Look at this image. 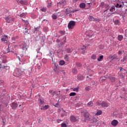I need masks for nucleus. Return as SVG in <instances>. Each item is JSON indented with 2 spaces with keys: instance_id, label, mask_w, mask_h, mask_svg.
Here are the masks:
<instances>
[{
  "instance_id": "nucleus-41",
  "label": "nucleus",
  "mask_w": 127,
  "mask_h": 127,
  "mask_svg": "<svg viewBox=\"0 0 127 127\" xmlns=\"http://www.w3.org/2000/svg\"><path fill=\"white\" fill-rule=\"evenodd\" d=\"M127 57H125L123 58V60H122V62H125V61H127Z\"/></svg>"
},
{
  "instance_id": "nucleus-5",
  "label": "nucleus",
  "mask_w": 127,
  "mask_h": 127,
  "mask_svg": "<svg viewBox=\"0 0 127 127\" xmlns=\"http://www.w3.org/2000/svg\"><path fill=\"white\" fill-rule=\"evenodd\" d=\"M84 118L86 119V120H90L91 118V115H90L89 113L86 112L84 114Z\"/></svg>"
},
{
  "instance_id": "nucleus-34",
  "label": "nucleus",
  "mask_w": 127,
  "mask_h": 127,
  "mask_svg": "<svg viewBox=\"0 0 127 127\" xmlns=\"http://www.w3.org/2000/svg\"><path fill=\"white\" fill-rule=\"evenodd\" d=\"M96 58H97V56H96V55H93L91 56V59H93V60H96Z\"/></svg>"
},
{
  "instance_id": "nucleus-38",
  "label": "nucleus",
  "mask_w": 127,
  "mask_h": 127,
  "mask_svg": "<svg viewBox=\"0 0 127 127\" xmlns=\"http://www.w3.org/2000/svg\"><path fill=\"white\" fill-rule=\"evenodd\" d=\"M61 127H67V125H66V124H65V123H62L61 124Z\"/></svg>"
},
{
  "instance_id": "nucleus-27",
  "label": "nucleus",
  "mask_w": 127,
  "mask_h": 127,
  "mask_svg": "<svg viewBox=\"0 0 127 127\" xmlns=\"http://www.w3.org/2000/svg\"><path fill=\"white\" fill-rule=\"evenodd\" d=\"M100 115H102V111L101 110H98L96 114V116H100Z\"/></svg>"
},
{
  "instance_id": "nucleus-22",
  "label": "nucleus",
  "mask_w": 127,
  "mask_h": 127,
  "mask_svg": "<svg viewBox=\"0 0 127 127\" xmlns=\"http://www.w3.org/2000/svg\"><path fill=\"white\" fill-rule=\"evenodd\" d=\"M123 38H124L123 35H120L118 36V39L119 41H122V40H123Z\"/></svg>"
},
{
  "instance_id": "nucleus-4",
  "label": "nucleus",
  "mask_w": 127,
  "mask_h": 127,
  "mask_svg": "<svg viewBox=\"0 0 127 127\" xmlns=\"http://www.w3.org/2000/svg\"><path fill=\"white\" fill-rule=\"evenodd\" d=\"M70 120L71 123H76L77 122V118L74 116H70Z\"/></svg>"
},
{
  "instance_id": "nucleus-51",
  "label": "nucleus",
  "mask_w": 127,
  "mask_h": 127,
  "mask_svg": "<svg viewBox=\"0 0 127 127\" xmlns=\"http://www.w3.org/2000/svg\"><path fill=\"white\" fill-rule=\"evenodd\" d=\"M57 122L58 124H59V123H60V122H62V120L58 119L57 120Z\"/></svg>"
},
{
  "instance_id": "nucleus-57",
  "label": "nucleus",
  "mask_w": 127,
  "mask_h": 127,
  "mask_svg": "<svg viewBox=\"0 0 127 127\" xmlns=\"http://www.w3.org/2000/svg\"><path fill=\"white\" fill-rule=\"evenodd\" d=\"M100 6H104V3L102 2L100 4Z\"/></svg>"
},
{
  "instance_id": "nucleus-48",
  "label": "nucleus",
  "mask_w": 127,
  "mask_h": 127,
  "mask_svg": "<svg viewBox=\"0 0 127 127\" xmlns=\"http://www.w3.org/2000/svg\"><path fill=\"white\" fill-rule=\"evenodd\" d=\"M55 107H56V108H59V104L58 103H57L56 105H55Z\"/></svg>"
},
{
  "instance_id": "nucleus-6",
  "label": "nucleus",
  "mask_w": 127,
  "mask_h": 127,
  "mask_svg": "<svg viewBox=\"0 0 127 127\" xmlns=\"http://www.w3.org/2000/svg\"><path fill=\"white\" fill-rule=\"evenodd\" d=\"M17 106H18V105L16 103H15V102L12 103L11 108H12V110H14V109H16V108H17Z\"/></svg>"
},
{
  "instance_id": "nucleus-17",
  "label": "nucleus",
  "mask_w": 127,
  "mask_h": 127,
  "mask_svg": "<svg viewBox=\"0 0 127 127\" xmlns=\"http://www.w3.org/2000/svg\"><path fill=\"white\" fill-rule=\"evenodd\" d=\"M110 11H116V6L113 5L109 9Z\"/></svg>"
},
{
  "instance_id": "nucleus-15",
  "label": "nucleus",
  "mask_w": 127,
  "mask_h": 127,
  "mask_svg": "<svg viewBox=\"0 0 127 127\" xmlns=\"http://www.w3.org/2000/svg\"><path fill=\"white\" fill-rule=\"evenodd\" d=\"M120 72H121L122 74H126L127 73V70L123 67H121Z\"/></svg>"
},
{
  "instance_id": "nucleus-23",
  "label": "nucleus",
  "mask_w": 127,
  "mask_h": 127,
  "mask_svg": "<svg viewBox=\"0 0 127 127\" xmlns=\"http://www.w3.org/2000/svg\"><path fill=\"white\" fill-rule=\"evenodd\" d=\"M103 59H104V56L102 55V56H100L99 58L97 59V61H102V60H103Z\"/></svg>"
},
{
  "instance_id": "nucleus-49",
  "label": "nucleus",
  "mask_w": 127,
  "mask_h": 127,
  "mask_svg": "<svg viewBox=\"0 0 127 127\" xmlns=\"http://www.w3.org/2000/svg\"><path fill=\"white\" fill-rule=\"evenodd\" d=\"M41 10L44 11V12H45V11H46V8H43L41 9Z\"/></svg>"
},
{
  "instance_id": "nucleus-42",
  "label": "nucleus",
  "mask_w": 127,
  "mask_h": 127,
  "mask_svg": "<svg viewBox=\"0 0 127 127\" xmlns=\"http://www.w3.org/2000/svg\"><path fill=\"white\" fill-rule=\"evenodd\" d=\"M78 90H79V89L78 88H73V91L74 92H76V91L78 92Z\"/></svg>"
},
{
  "instance_id": "nucleus-2",
  "label": "nucleus",
  "mask_w": 127,
  "mask_h": 127,
  "mask_svg": "<svg viewBox=\"0 0 127 127\" xmlns=\"http://www.w3.org/2000/svg\"><path fill=\"white\" fill-rule=\"evenodd\" d=\"M86 46H83V48L78 49V53L80 54H84L86 51Z\"/></svg>"
},
{
  "instance_id": "nucleus-56",
  "label": "nucleus",
  "mask_w": 127,
  "mask_h": 127,
  "mask_svg": "<svg viewBox=\"0 0 127 127\" xmlns=\"http://www.w3.org/2000/svg\"><path fill=\"white\" fill-rule=\"evenodd\" d=\"M121 54H122V51H119L118 52V55H120Z\"/></svg>"
},
{
  "instance_id": "nucleus-39",
  "label": "nucleus",
  "mask_w": 127,
  "mask_h": 127,
  "mask_svg": "<svg viewBox=\"0 0 127 127\" xmlns=\"http://www.w3.org/2000/svg\"><path fill=\"white\" fill-rule=\"evenodd\" d=\"M76 65L77 67H81V66H82V65L80 63H77L76 64Z\"/></svg>"
},
{
  "instance_id": "nucleus-14",
  "label": "nucleus",
  "mask_w": 127,
  "mask_h": 127,
  "mask_svg": "<svg viewBox=\"0 0 127 127\" xmlns=\"http://www.w3.org/2000/svg\"><path fill=\"white\" fill-rule=\"evenodd\" d=\"M77 10H72V11H68V8H66V10L64 11V13L65 14H69V13H70V12H75V11H76Z\"/></svg>"
},
{
  "instance_id": "nucleus-3",
  "label": "nucleus",
  "mask_w": 127,
  "mask_h": 127,
  "mask_svg": "<svg viewBox=\"0 0 127 127\" xmlns=\"http://www.w3.org/2000/svg\"><path fill=\"white\" fill-rule=\"evenodd\" d=\"M4 19L6 20L7 23H10V22L11 21V16L5 17Z\"/></svg>"
},
{
  "instance_id": "nucleus-18",
  "label": "nucleus",
  "mask_w": 127,
  "mask_h": 127,
  "mask_svg": "<svg viewBox=\"0 0 127 127\" xmlns=\"http://www.w3.org/2000/svg\"><path fill=\"white\" fill-rule=\"evenodd\" d=\"M67 2L66 1H61L58 3V4H61V5H66Z\"/></svg>"
},
{
  "instance_id": "nucleus-31",
  "label": "nucleus",
  "mask_w": 127,
  "mask_h": 127,
  "mask_svg": "<svg viewBox=\"0 0 127 127\" xmlns=\"http://www.w3.org/2000/svg\"><path fill=\"white\" fill-rule=\"evenodd\" d=\"M18 71L20 73H23L24 72V71H25V69L22 68L18 70Z\"/></svg>"
},
{
  "instance_id": "nucleus-47",
  "label": "nucleus",
  "mask_w": 127,
  "mask_h": 127,
  "mask_svg": "<svg viewBox=\"0 0 127 127\" xmlns=\"http://www.w3.org/2000/svg\"><path fill=\"white\" fill-rule=\"evenodd\" d=\"M40 104H44V101L41 99H40Z\"/></svg>"
},
{
  "instance_id": "nucleus-53",
  "label": "nucleus",
  "mask_w": 127,
  "mask_h": 127,
  "mask_svg": "<svg viewBox=\"0 0 127 127\" xmlns=\"http://www.w3.org/2000/svg\"><path fill=\"white\" fill-rule=\"evenodd\" d=\"M43 30H44V31L46 32V31H47L48 29H47V28L45 27V28H44L43 29Z\"/></svg>"
},
{
  "instance_id": "nucleus-8",
  "label": "nucleus",
  "mask_w": 127,
  "mask_h": 127,
  "mask_svg": "<svg viewBox=\"0 0 127 127\" xmlns=\"http://www.w3.org/2000/svg\"><path fill=\"white\" fill-rule=\"evenodd\" d=\"M7 36H4L3 38H1V41L4 42V43H6L7 42Z\"/></svg>"
},
{
  "instance_id": "nucleus-20",
  "label": "nucleus",
  "mask_w": 127,
  "mask_h": 127,
  "mask_svg": "<svg viewBox=\"0 0 127 127\" xmlns=\"http://www.w3.org/2000/svg\"><path fill=\"white\" fill-rule=\"evenodd\" d=\"M99 81L103 83L106 81V77H102L100 78Z\"/></svg>"
},
{
  "instance_id": "nucleus-36",
  "label": "nucleus",
  "mask_w": 127,
  "mask_h": 127,
  "mask_svg": "<svg viewBox=\"0 0 127 127\" xmlns=\"http://www.w3.org/2000/svg\"><path fill=\"white\" fill-rule=\"evenodd\" d=\"M93 123H98V119L96 118H93Z\"/></svg>"
},
{
  "instance_id": "nucleus-32",
  "label": "nucleus",
  "mask_w": 127,
  "mask_h": 127,
  "mask_svg": "<svg viewBox=\"0 0 127 127\" xmlns=\"http://www.w3.org/2000/svg\"><path fill=\"white\" fill-rule=\"evenodd\" d=\"M74 96H76V92H71L69 94V97H72Z\"/></svg>"
},
{
  "instance_id": "nucleus-10",
  "label": "nucleus",
  "mask_w": 127,
  "mask_h": 127,
  "mask_svg": "<svg viewBox=\"0 0 127 127\" xmlns=\"http://www.w3.org/2000/svg\"><path fill=\"white\" fill-rule=\"evenodd\" d=\"M19 2L21 3V4H24L25 5L28 4V2H27L25 0H21L19 1Z\"/></svg>"
},
{
  "instance_id": "nucleus-43",
  "label": "nucleus",
  "mask_w": 127,
  "mask_h": 127,
  "mask_svg": "<svg viewBox=\"0 0 127 127\" xmlns=\"http://www.w3.org/2000/svg\"><path fill=\"white\" fill-rule=\"evenodd\" d=\"M4 83V81L3 80H0V85H3V84Z\"/></svg>"
},
{
  "instance_id": "nucleus-21",
  "label": "nucleus",
  "mask_w": 127,
  "mask_h": 127,
  "mask_svg": "<svg viewBox=\"0 0 127 127\" xmlns=\"http://www.w3.org/2000/svg\"><path fill=\"white\" fill-rule=\"evenodd\" d=\"M105 7L106 8V10L104 11L106 12L107 10H109V9H110V5H109V4H106L105 5Z\"/></svg>"
},
{
  "instance_id": "nucleus-59",
  "label": "nucleus",
  "mask_w": 127,
  "mask_h": 127,
  "mask_svg": "<svg viewBox=\"0 0 127 127\" xmlns=\"http://www.w3.org/2000/svg\"><path fill=\"white\" fill-rule=\"evenodd\" d=\"M23 21H24V22H25L26 23L27 22V20H24L23 19H22Z\"/></svg>"
},
{
  "instance_id": "nucleus-58",
  "label": "nucleus",
  "mask_w": 127,
  "mask_h": 127,
  "mask_svg": "<svg viewBox=\"0 0 127 127\" xmlns=\"http://www.w3.org/2000/svg\"><path fill=\"white\" fill-rule=\"evenodd\" d=\"M85 90L86 91H89V87H86Z\"/></svg>"
},
{
  "instance_id": "nucleus-46",
  "label": "nucleus",
  "mask_w": 127,
  "mask_h": 127,
  "mask_svg": "<svg viewBox=\"0 0 127 127\" xmlns=\"http://www.w3.org/2000/svg\"><path fill=\"white\" fill-rule=\"evenodd\" d=\"M2 123L3 124V126L5 124V119H2Z\"/></svg>"
},
{
  "instance_id": "nucleus-33",
  "label": "nucleus",
  "mask_w": 127,
  "mask_h": 127,
  "mask_svg": "<svg viewBox=\"0 0 127 127\" xmlns=\"http://www.w3.org/2000/svg\"><path fill=\"white\" fill-rule=\"evenodd\" d=\"M57 15H55V14H53L52 15V17L53 18V19H57Z\"/></svg>"
},
{
  "instance_id": "nucleus-37",
  "label": "nucleus",
  "mask_w": 127,
  "mask_h": 127,
  "mask_svg": "<svg viewBox=\"0 0 127 127\" xmlns=\"http://www.w3.org/2000/svg\"><path fill=\"white\" fill-rule=\"evenodd\" d=\"M48 108H49V106L48 105H45L44 107L43 110H47V109H48Z\"/></svg>"
},
{
  "instance_id": "nucleus-26",
  "label": "nucleus",
  "mask_w": 127,
  "mask_h": 127,
  "mask_svg": "<svg viewBox=\"0 0 127 127\" xmlns=\"http://www.w3.org/2000/svg\"><path fill=\"white\" fill-rule=\"evenodd\" d=\"M64 59L65 61H67V62L69 61V58L68 57V55H65L64 56Z\"/></svg>"
},
{
  "instance_id": "nucleus-1",
  "label": "nucleus",
  "mask_w": 127,
  "mask_h": 127,
  "mask_svg": "<svg viewBox=\"0 0 127 127\" xmlns=\"http://www.w3.org/2000/svg\"><path fill=\"white\" fill-rule=\"evenodd\" d=\"M75 21H70L68 24V29H73L74 28V26H75Z\"/></svg>"
},
{
  "instance_id": "nucleus-7",
  "label": "nucleus",
  "mask_w": 127,
  "mask_h": 127,
  "mask_svg": "<svg viewBox=\"0 0 127 127\" xmlns=\"http://www.w3.org/2000/svg\"><path fill=\"white\" fill-rule=\"evenodd\" d=\"M119 124V122L118 120H114L112 122H111V125L112 126H118V124Z\"/></svg>"
},
{
  "instance_id": "nucleus-11",
  "label": "nucleus",
  "mask_w": 127,
  "mask_h": 127,
  "mask_svg": "<svg viewBox=\"0 0 127 127\" xmlns=\"http://www.w3.org/2000/svg\"><path fill=\"white\" fill-rule=\"evenodd\" d=\"M77 79L79 80V81H82V80L84 79V76L81 75V74H79L77 75Z\"/></svg>"
},
{
  "instance_id": "nucleus-45",
  "label": "nucleus",
  "mask_w": 127,
  "mask_h": 127,
  "mask_svg": "<svg viewBox=\"0 0 127 127\" xmlns=\"http://www.w3.org/2000/svg\"><path fill=\"white\" fill-rule=\"evenodd\" d=\"M40 29V27H38L35 28V31H39Z\"/></svg>"
},
{
  "instance_id": "nucleus-12",
  "label": "nucleus",
  "mask_w": 127,
  "mask_h": 127,
  "mask_svg": "<svg viewBox=\"0 0 127 127\" xmlns=\"http://www.w3.org/2000/svg\"><path fill=\"white\" fill-rule=\"evenodd\" d=\"M101 106L102 107H104V108H108L109 107V105H108V103L104 102L101 103Z\"/></svg>"
},
{
  "instance_id": "nucleus-60",
  "label": "nucleus",
  "mask_w": 127,
  "mask_h": 127,
  "mask_svg": "<svg viewBox=\"0 0 127 127\" xmlns=\"http://www.w3.org/2000/svg\"><path fill=\"white\" fill-rule=\"evenodd\" d=\"M64 116H65L64 114H62L61 115V117H62V118H63V117H64Z\"/></svg>"
},
{
  "instance_id": "nucleus-44",
  "label": "nucleus",
  "mask_w": 127,
  "mask_h": 127,
  "mask_svg": "<svg viewBox=\"0 0 127 127\" xmlns=\"http://www.w3.org/2000/svg\"><path fill=\"white\" fill-rule=\"evenodd\" d=\"M72 71L73 73H77V69H76L74 68V69H72Z\"/></svg>"
},
{
  "instance_id": "nucleus-61",
  "label": "nucleus",
  "mask_w": 127,
  "mask_h": 127,
  "mask_svg": "<svg viewBox=\"0 0 127 127\" xmlns=\"http://www.w3.org/2000/svg\"><path fill=\"white\" fill-rule=\"evenodd\" d=\"M17 58H18V59L19 60V61H20V57H18Z\"/></svg>"
},
{
  "instance_id": "nucleus-19",
  "label": "nucleus",
  "mask_w": 127,
  "mask_h": 127,
  "mask_svg": "<svg viewBox=\"0 0 127 127\" xmlns=\"http://www.w3.org/2000/svg\"><path fill=\"white\" fill-rule=\"evenodd\" d=\"M27 45H26V44L24 43L22 47L23 50H25V51H26L27 50Z\"/></svg>"
},
{
  "instance_id": "nucleus-63",
  "label": "nucleus",
  "mask_w": 127,
  "mask_h": 127,
  "mask_svg": "<svg viewBox=\"0 0 127 127\" xmlns=\"http://www.w3.org/2000/svg\"><path fill=\"white\" fill-rule=\"evenodd\" d=\"M60 15H61V14H60L59 15V16H60Z\"/></svg>"
},
{
  "instance_id": "nucleus-16",
  "label": "nucleus",
  "mask_w": 127,
  "mask_h": 127,
  "mask_svg": "<svg viewBox=\"0 0 127 127\" xmlns=\"http://www.w3.org/2000/svg\"><path fill=\"white\" fill-rule=\"evenodd\" d=\"M80 8H85L86 7V4L85 3H81L79 4Z\"/></svg>"
},
{
  "instance_id": "nucleus-25",
  "label": "nucleus",
  "mask_w": 127,
  "mask_h": 127,
  "mask_svg": "<svg viewBox=\"0 0 127 127\" xmlns=\"http://www.w3.org/2000/svg\"><path fill=\"white\" fill-rule=\"evenodd\" d=\"M18 99H24V96H23V95L21 94H19L18 95Z\"/></svg>"
},
{
  "instance_id": "nucleus-40",
  "label": "nucleus",
  "mask_w": 127,
  "mask_h": 127,
  "mask_svg": "<svg viewBox=\"0 0 127 127\" xmlns=\"http://www.w3.org/2000/svg\"><path fill=\"white\" fill-rule=\"evenodd\" d=\"M116 57H114V56H110V59L111 60H114V59H116Z\"/></svg>"
},
{
  "instance_id": "nucleus-9",
  "label": "nucleus",
  "mask_w": 127,
  "mask_h": 127,
  "mask_svg": "<svg viewBox=\"0 0 127 127\" xmlns=\"http://www.w3.org/2000/svg\"><path fill=\"white\" fill-rule=\"evenodd\" d=\"M108 79H109V80H110V81H111L112 83H114V82H115L116 80H117V78L113 76L108 77Z\"/></svg>"
},
{
  "instance_id": "nucleus-54",
  "label": "nucleus",
  "mask_w": 127,
  "mask_h": 127,
  "mask_svg": "<svg viewBox=\"0 0 127 127\" xmlns=\"http://www.w3.org/2000/svg\"><path fill=\"white\" fill-rule=\"evenodd\" d=\"M15 39H16L15 37H12V40H13V41H15Z\"/></svg>"
},
{
  "instance_id": "nucleus-13",
  "label": "nucleus",
  "mask_w": 127,
  "mask_h": 127,
  "mask_svg": "<svg viewBox=\"0 0 127 127\" xmlns=\"http://www.w3.org/2000/svg\"><path fill=\"white\" fill-rule=\"evenodd\" d=\"M94 106V103H93V101H90L87 103V106H88L89 108H92Z\"/></svg>"
},
{
  "instance_id": "nucleus-30",
  "label": "nucleus",
  "mask_w": 127,
  "mask_h": 127,
  "mask_svg": "<svg viewBox=\"0 0 127 127\" xmlns=\"http://www.w3.org/2000/svg\"><path fill=\"white\" fill-rule=\"evenodd\" d=\"M65 64V61L62 60L60 61V65H61L62 66L64 65Z\"/></svg>"
},
{
  "instance_id": "nucleus-62",
  "label": "nucleus",
  "mask_w": 127,
  "mask_h": 127,
  "mask_svg": "<svg viewBox=\"0 0 127 127\" xmlns=\"http://www.w3.org/2000/svg\"><path fill=\"white\" fill-rule=\"evenodd\" d=\"M39 52H40V49H39V50L37 51V53H39Z\"/></svg>"
},
{
  "instance_id": "nucleus-28",
  "label": "nucleus",
  "mask_w": 127,
  "mask_h": 127,
  "mask_svg": "<svg viewBox=\"0 0 127 127\" xmlns=\"http://www.w3.org/2000/svg\"><path fill=\"white\" fill-rule=\"evenodd\" d=\"M72 52V50H71V49L68 48L66 50V53H71Z\"/></svg>"
},
{
  "instance_id": "nucleus-52",
  "label": "nucleus",
  "mask_w": 127,
  "mask_h": 127,
  "mask_svg": "<svg viewBox=\"0 0 127 127\" xmlns=\"http://www.w3.org/2000/svg\"><path fill=\"white\" fill-rule=\"evenodd\" d=\"M96 104H97V105H98V106H101V105H102V104H101V103H100L99 102H97Z\"/></svg>"
},
{
  "instance_id": "nucleus-50",
  "label": "nucleus",
  "mask_w": 127,
  "mask_h": 127,
  "mask_svg": "<svg viewBox=\"0 0 127 127\" xmlns=\"http://www.w3.org/2000/svg\"><path fill=\"white\" fill-rule=\"evenodd\" d=\"M14 19H15L14 17L11 16V21H14Z\"/></svg>"
},
{
  "instance_id": "nucleus-35",
  "label": "nucleus",
  "mask_w": 127,
  "mask_h": 127,
  "mask_svg": "<svg viewBox=\"0 0 127 127\" xmlns=\"http://www.w3.org/2000/svg\"><path fill=\"white\" fill-rule=\"evenodd\" d=\"M114 23L116 25H118L120 24V21L119 20H116L115 21Z\"/></svg>"
},
{
  "instance_id": "nucleus-29",
  "label": "nucleus",
  "mask_w": 127,
  "mask_h": 127,
  "mask_svg": "<svg viewBox=\"0 0 127 127\" xmlns=\"http://www.w3.org/2000/svg\"><path fill=\"white\" fill-rule=\"evenodd\" d=\"M115 6L117 8H120L121 7H122V6H123V5L122 4L120 5V4L117 3V4L115 5Z\"/></svg>"
},
{
  "instance_id": "nucleus-64",
  "label": "nucleus",
  "mask_w": 127,
  "mask_h": 127,
  "mask_svg": "<svg viewBox=\"0 0 127 127\" xmlns=\"http://www.w3.org/2000/svg\"><path fill=\"white\" fill-rule=\"evenodd\" d=\"M41 110H43V108H41Z\"/></svg>"
},
{
  "instance_id": "nucleus-24",
  "label": "nucleus",
  "mask_w": 127,
  "mask_h": 127,
  "mask_svg": "<svg viewBox=\"0 0 127 127\" xmlns=\"http://www.w3.org/2000/svg\"><path fill=\"white\" fill-rule=\"evenodd\" d=\"M89 20L90 21H95V18L93 16H89Z\"/></svg>"
},
{
  "instance_id": "nucleus-55",
  "label": "nucleus",
  "mask_w": 127,
  "mask_h": 127,
  "mask_svg": "<svg viewBox=\"0 0 127 127\" xmlns=\"http://www.w3.org/2000/svg\"><path fill=\"white\" fill-rule=\"evenodd\" d=\"M61 34H64L65 33V32L64 31H61L60 32Z\"/></svg>"
}]
</instances>
